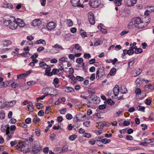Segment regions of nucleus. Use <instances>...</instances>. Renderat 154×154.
I'll return each mask as SVG.
<instances>
[{"mask_svg":"<svg viewBox=\"0 0 154 154\" xmlns=\"http://www.w3.org/2000/svg\"><path fill=\"white\" fill-rule=\"evenodd\" d=\"M147 25L145 24L141 20L139 17H136L132 19L129 23L128 27L129 29H131L134 28V26L138 29H142L145 27Z\"/></svg>","mask_w":154,"mask_h":154,"instance_id":"1","label":"nucleus"},{"mask_svg":"<svg viewBox=\"0 0 154 154\" xmlns=\"http://www.w3.org/2000/svg\"><path fill=\"white\" fill-rule=\"evenodd\" d=\"M42 149L40 143L38 141H36L32 146V152L34 154H36L38 152Z\"/></svg>","mask_w":154,"mask_h":154,"instance_id":"2","label":"nucleus"},{"mask_svg":"<svg viewBox=\"0 0 154 154\" xmlns=\"http://www.w3.org/2000/svg\"><path fill=\"white\" fill-rule=\"evenodd\" d=\"M100 3L99 0H91L89 2V4L92 8H97L100 5Z\"/></svg>","mask_w":154,"mask_h":154,"instance_id":"3","label":"nucleus"},{"mask_svg":"<svg viewBox=\"0 0 154 154\" xmlns=\"http://www.w3.org/2000/svg\"><path fill=\"white\" fill-rule=\"evenodd\" d=\"M56 26L57 24L55 23L50 22L46 25V27L48 30L51 31L54 29L56 27Z\"/></svg>","mask_w":154,"mask_h":154,"instance_id":"4","label":"nucleus"},{"mask_svg":"<svg viewBox=\"0 0 154 154\" xmlns=\"http://www.w3.org/2000/svg\"><path fill=\"white\" fill-rule=\"evenodd\" d=\"M88 20L92 25H94L95 23V21L94 18V15L92 12H90L88 14Z\"/></svg>","mask_w":154,"mask_h":154,"instance_id":"5","label":"nucleus"},{"mask_svg":"<svg viewBox=\"0 0 154 154\" xmlns=\"http://www.w3.org/2000/svg\"><path fill=\"white\" fill-rule=\"evenodd\" d=\"M70 2L73 6L84 7L83 5L80 3V0H70Z\"/></svg>","mask_w":154,"mask_h":154,"instance_id":"6","label":"nucleus"},{"mask_svg":"<svg viewBox=\"0 0 154 154\" xmlns=\"http://www.w3.org/2000/svg\"><path fill=\"white\" fill-rule=\"evenodd\" d=\"M125 5L128 6H132L136 4L137 0H124Z\"/></svg>","mask_w":154,"mask_h":154,"instance_id":"7","label":"nucleus"},{"mask_svg":"<svg viewBox=\"0 0 154 154\" xmlns=\"http://www.w3.org/2000/svg\"><path fill=\"white\" fill-rule=\"evenodd\" d=\"M17 21V19L15 20L14 18L13 22L11 21V23H10L9 26V27L11 29L14 30L17 28L18 26V24Z\"/></svg>","mask_w":154,"mask_h":154,"instance_id":"8","label":"nucleus"},{"mask_svg":"<svg viewBox=\"0 0 154 154\" xmlns=\"http://www.w3.org/2000/svg\"><path fill=\"white\" fill-rule=\"evenodd\" d=\"M113 91L114 95L115 96H117L119 92V86L118 85H116L113 88Z\"/></svg>","mask_w":154,"mask_h":154,"instance_id":"9","label":"nucleus"},{"mask_svg":"<svg viewBox=\"0 0 154 154\" xmlns=\"http://www.w3.org/2000/svg\"><path fill=\"white\" fill-rule=\"evenodd\" d=\"M41 24V21L40 20L35 19L33 20L32 25L34 26H39Z\"/></svg>","mask_w":154,"mask_h":154,"instance_id":"10","label":"nucleus"},{"mask_svg":"<svg viewBox=\"0 0 154 154\" xmlns=\"http://www.w3.org/2000/svg\"><path fill=\"white\" fill-rule=\"evenodd\" d=\"M91 100V101L93 103H97L99 102L100 98L97 96L93 95Z\"/></svg>","mask_w":154,"mask_h":154,"instance_id":"11","label":"nucleus"},{"mask_svg":"<svg viewBox=\"0 0 154 154\" xmlns=\"http://www.w3.org/2000/svg\"><path fill=\"white\" fill-rule=\"evenodd\" d=\"M17 20L18 26H19L20 27H23L24 26L25 24L22 20L19 18H17Z\"/></svg>","mask_w":154,"mask_h":154,"instance_id":"12","label":"nucleus"},{"mask_svg":"<svg viewBox=\"0 0 154 154\" xmlns=\"http://www.w3.org/2000/svg\"><path fill=\"white\" fill-rule=\"evenodd\" d=\"M142 70L139 68H137L135 69L134 72H135L136 75H134L133 73V72H132L131 73V75L132 76L136 77V76L139 75L142 72Z\"/></svg>","mask_w":154,"mask_h":154,"instance_id":"13","label":"nucleus"},{"mask_svg":"<svg viewBox=\"0 0 154 154\" xmlns=\"http://www.w3.org/2000/svg\"><path fill=\"white\" fill-rule=\"evenodd\" d=\"M51 70V67L49 66L48 67L47 69L45 70V75L49 76H51L53 75V73L51 72H50Z\"/></svg>","mask_w":154,"mask_h":154,"instance_id":"14","label":"nucleus"},{"mask_svg":"<svg viewBox=\"0 0 154 154\" xmlns=\"http://www.w3.org/2000/svg\"><path fill=\"white\" fill-rule=\"evenodd\" d=\"M28 111L30 112H32L33 111L34 107L32 102H29L27 106Z\"/></svg>","mask_w":154,"mask_h":154,"instance_id":"15","label":"nucleus"},{"mask_svg":"<svg viewBox=\"0 0 154 154\" xmlns=\"http://www.w3.org/2000/svg\"><path fill=\"white\" fill-rule=\"evenodd\" d=\"M3 45L5 46L8 47L9 45L11 44L12 42L8 40H5L3 41Z\"/></svg>","mask_w":154,"mask_h":154,"instance_id":"16","label":"nucleus"},{"mask_svg":"<svg viewBox=\"0 0 154 154\" xmlns=\"http://www.w3.org/2000/svg\"><path fill=\"white\" fill-rule=\"evenodd\" d=\"M9 127L8 125H2L1 127V130L3 132H7L9 128Z\"/></svg>","mask_w":154,"mask_h":154,"instance_id":"17","label":"nucleus"},{"mask_svg":"<svg viewBox=\"0 0 154 154\" xmlns=\"http://www.w3.org/2000/svg\"><path fill=\"white\" fill-rule=\"evenodd\" d=\"M64 91L67 93H69L74 91V90L73 88L69 87H67L64 88Z\"/></svg>","mask_w":154,"mask_h":154,"instance_id":"18","label":"nucleus"},{"mask_svg":"<svg viewBox=\"0 0 154 154\" xmlns=\"http://www.w3.org/2000/svg\"><path fill=\"white\" fill-rule=\"evenodd\" d=\"M25 144L26 143L25 142H21L18 143V144L17 145V146L18 148L21 149H22L23 147L25 146Z\"/></svg>","mask_w":154,"mask_h":154,"instance_id":"19","label":"nucleus"},{"mask_svg":"<svg viewBox=\"0 0 154 154\" xmlns=\"http://www.w3.org/2000/svg\"><path fill=\"white\" fill-rule=\"evenodd\" d=\"M104 103H107L110 106H112L114 104V102L111 99H108L106 101L104 102Z\"/></svg>","mask_w":154,"mask_h":154,"instance_id":"20","label":"nucleus"},{"mask_svg":"<svg viewBox=\"0 0 154 154\" xmlns=\"http://www.w3.org/2000/svg\"><path fill=\"white\" fill-rule=\"evenodd\" d=\"M111 141V140L110 139L105 138L104 139H101L100 140V142L104 144H107L109 143Z\"/></svg>","mask_w":154,"mask_h":154,"instance_id":"21","label":"nucleus"},{"mask_svg":"<svg viewBox=\"0 0 154 154\" xmlns=\"http://www.w3.org/2000/svg\"><path fill=\"white\" fill-rule=\"evenodd\" d=\"M88 91L89 94H93L96 93L94 90L92 88H88Z\"/></svg>","mask_w":154,"mask_h":154,"instance_id":"22","label":"nucleus"},{"mask_svg":"<svg viewBox=\"0 0 154 154\" xmlns=\"http://www.w3.org/2000/svg\"><path fill=\"white\" fill-rule=\"evenodd\" d=\"M116 69L115 68H112L109 72L110 75L111 76L114 75L116 74Z\"/></svg>","mask_w":154,"mask_h":154,"instance_id":"23","label":"nucleus"},{"mask_svg":"<svg viewBox=\"0 0 154 154\" xmlns=\"http://www.w3.org/2000/svg\"><path fill=\"white\" fill-rule=\"evenodd\" d=\"M36 44H42L43 45H46V43L45 40L43 39H40L38 40L35 42Z\"/></svg>","mask_w":154,"mask_h":154,"instance_id":"24","label":"nucleus"},{"mask_svg":"<svg viewBox=\"0 0 154 154\" xmlns=\"http://www.w3.org/2000/svg\"><path fill=\"white\" fill-rule=\"evenodd\" d=\"M122 0H113V2L117 6H120L122 5Z\"/></svg>","mask_w":154,"mask_h":154,"instance_id":"25","label":"nucleus"},{"mask_svg":"<svg viewBox=\"0 0 154 154\" xmlns=\"http://www.w3.org/2000/svg\"><path fill=\"white\" fill-rule=\"evenodd\" d=\"M53 83L55 85V87L57 88L59 86L58 79L57 78H56L54 79Z\"/></svg>","mask_w":154,"mask_h":154,"instance_id":"26","label":"nucleus"},{"mask_svg":"<svg viewBox=\"0 0 154 154\" xmlns=\"http://www.w3.org/2000/svg\"><path fill=\"white\" fill-rule=\"evenodd\" d=\"M127 91L126 88L124 86H123L121 87V92L122 94H125L127 92Z\"/></svg>","mask_w":154,"mask_h":154,"instance_id":"27","label":"nucleus"},{"mask_svg":"<svg viewBox=\"0 0 154 154\" xmlns=\"http://www.w3.org/2000/svg\"><path fill=\"white\" fill-rule=\"evenodd\" d=\"M53 91H55L56 92V93L54 94H46V95H47L48 96H51L52 97H54L56 96V95H57L58 94V92H57V90L55 89H53Z\"/></svg>","mask_w":154,"mask_h":154,"instance_id":"28","label":"nucleus"},{"mask_svg":"<svg viewBox=\"0 0 154 154\" xmlns=\"http://www.w3.org/2000/svg\"><path fill=\"white\" fill-rule=\"evenodd\" d=\"M16 101L15 100L10 101L8 102V106H13L16 103Z\"/></svg>","mask_w":154,"mask_h":154,"instance_id":"29","label":"nucleus"},{"mask_svg":"<svg viewBox=\"0 0 154 154\" xmlns=\"http://www.w3.org/2000/svg\"><path fill=\"white\" fill-rule=\"evenodd\" d=\"M145 107L142 106H139L137 107V109L138 110L141 111L143 112H145Z\"/></svg>","mask_w":154,"mask_h":154,"instance_id":"30","label":"nucleus"},{"mask_svg":"<svg viewBox=\"0 0 154 154\" xmlns=\"http://www.w3.org/2000/svg\"><path fill=\"white\" fill-rule=\"evenodd\" d=\"M77 137V135L75 134H72L69 137V139L73 141L75 140Z\"/></svg>","mask_w":154,"mask_h":154,"instance_id":"31","label":"nucleus"},{"mask_svg":"<svg viewBox=\"0 0 154 154\" xmlns=\"http://www.w3.org/2000/svg\"><path fill=\"white\" fill-rule=\"evenodd\" d=\"M6 134L7 135L8 137L6 139L7 140H9L12 137L13 134H11L10 133L8 132H6Z\"/></svg>","mask_w":154,"mask_h":154,"instance_id":"32","label":"nucleus"},{"mask_svg":"<svg viewBox=\"0 0 154 154\" xmlns=\"http://www.w3.org/2000/svg\"><path fill=\"white\" fill-rule=\"evenodd\" d=\"M68 150V147L66 146H64L62 148L61 150L60 149V151L59 152H64L67 151Z\"/></svg>","mask_w":154,"mask_h":154,"instance_id":"33","label":"nucleus"},{"mask_svg":"<svg viewBox=\"0 0 154 154\" xmlns=\"http://www.w3.org/2000/svg\"><path fill=\"white\" fill-rule=\"evenodd\" d=\"M154 114L152 113H151L148 118L149 120L150 121H154Z\"/></svg>","mask_w":154,"mask_h":154,"instance_id":"34","label":"nucleus"},{"mask_svg":"<svg viewBox=\"0 0 154 154\" xmlns=\"http://www.w3.org/2000/svg\"><path fill=\"white\" fill-rule=\"evenodd\" d=\"M5 115L4 111L1 110L0 111V119H3L5 118Z\"/></svg>","mask_w":154,"mask_h":154,"instance_id":"35","label":"nucleus"},{"mask_svg":"<svg viewBox=\"0 0 154 154\" xmlns=\"http://www.w3.org/2000/svg\"><path fill=\"white\" fill-rule=\"evenodd\" d=\"M127 54H128L129 55L131 56L134 54V51H132V50H130L129 49L128 50H126Z\"/></svg>","mask_w":154,"mask_h":154,"instance_id":"36","label":"nucleus"},{"mask_svg":"<svg viewBox=\"0 0 154 154\" xmlns=\"http://www.w3.org/2000/svg\"><path fill=\"white\" fill-rule=\"evenodd\" d=\"M148 140L149 145L152 146L154 145V139H148Z\"/></svg>","mask_w":154,"mask_h":154,"instance_id":"37","label":"nucleus"},{"mask_svg":"<svg viewBox=\"0 0 154 154\" xmlns=\"http://www.w3.org/2000/svg\"><path fill=\"white\" fill-rule=\"evenodd\" d=\"M53 48H59L61 50H63L64 48L62 47V46L59 45L58 44H56L53 46Z\"/></svg>","mask_w":154,"mask_h":154,"instance_id":"38","label":"nucleus"},{"mask_svg":"<svg viewBox=\"0 0 154 154\" xmlns=\"http://www.w3.org/2000/svg\"><path fill=\"white\" fill-rule=\"evenodd\" d=\"M63 63H61L59 65L58 67L59 69L61 71H64V68L63 67Z\"/></svg>","mask_w":154,"mask_h":154,"instance_id":"39","label":"nucleus"},{"mask_svg":"<svg viewBox=\"0 0 154 154\" xmlns=\"http://www.w3.org/2000/svg\"><path fill=\"white\" fill-rule=\"evenodd\" d=\"M83 60L82 58H80L76 59V62L77 63L79 64H81L83 62Z\"/></svg>","mask_w":154,"mask_h":154,"instance_id":"40","label":"nucleus"},{"mask_svg":"<svg viewBox=\"0 0 154 154\" xmlns=\"http://www.w3.org/2000/svg\"><path fill=\"white\" fill-rule=\"evenodd\" d=\"M11 21L10 20H5L4 21V25L6 26H10V23H11Z\"/></svg>","mask_w":154,"mask_h":154,"instance_id":"41","label":"nucleus"},{"mask_svg":"<svg viewBox=\"0 0 154 154\" xmlns=\"http://www.w3.org/2000/svg\"><path fill=\"white\" fill-rule=\"evenodd\" d=\"M26 76L25 73H22L18 75H17V78H20L21 79H23L24 77Z\"/></svg>","mask_w":154,"mask_h":154,"instance_id":"42","label":"nucleus"},{"mask_svg":"<svg viewBox=\"0 0 154 154\" xmlns=\"http://www.w3.org/2000/svg\"><path fill=\"white\" fill-rule=\"evenodd\" d=\"M66 119L70 120L72 118V116L70 114L68 113L66 115Z\"/></svg>","mask_w":154,"mask_h":154,"instance_id":"43","label":"nucleus"},{"mask_svg":"<svg viewBox=\"0 0 154 154\" xmlns=\"http://www.w3.org/2000/svg\"><path fill=\"white\" fill-rule=\"evenodd\" d=\"M36 83V82L35 81H32L27 82V84L28 85L32 86Z\"/></svg>","mask_w":154,"mask_h":154,"instance_id":"44","label":"nucleus"},{"mask_svg":"<svg viewBox=\"0 0 154 154\" xmlns=\"http://www.w3.org/2000/svg\"><path fill=\"white\" fill-rule=\"evenodd\" d=\"M102 43V42L100 40H98L96 41L94 44L95 46H97L98 45H100Z\"/></svg>","mask_w":154,"mask_h":154,"instance_id":"45","label":"nucleus"},{"mask_svg":"<svg viewBox=\"0 0 154 154\" xmlns=\"http://www.w3.org/2000/svg\"><path fill=\"white\" fill-rule=\"evenodd\" d=\"M36 106H37V108L38 109H40L41 108H42L43 106V105L41 103H37L36 104Z\"/></svg>","mask_w":154,"mask_h":154,"instance_id":"46","label":"nucleus"},{"mask_svg":"<svg viewBox=\"0 0 154 154\" xmlns=\"http://www.w3.org/2000/svg\"><path fill=\"white\" fill-rule=\"evenodd\" d=\"M84 57L85 58L88 59L91 58V56L89 53H85L84 54Z\"/></svg>","mask_w":154,"mask_h":154,"instance_id":"47","label":"nucleus"},{"mask_svg":"<svg viewBox=\"0 0 154 154\" xmlns=\"http://www.w3.org/2000/svg\"><path fill=\"white\" fill-rule=\"evenodd\" d=\"M143 51V50L141 48H138L136 49V51H135L134 52L136 54H138L141 53Z\"/></svg>","mask_w":154,"mask_h":154,"instance_id":"48","label":"nucleus"},{"mask_svg":"<svg viewBox=\"0 0 154 154\" xmlns=\"http://www.w3.org/2000/svg\"><path fill=\"white\" fill-rule=\"evenodd\" d=\"M67 58L66 57H63L60 59V60L63 62H66L67 61Z\"/></svg>","mask_w":154,"mask_h":154,"instance_id":"49","label":"nucleus"},{"mask_svg":"<svg viewBox=\"0 0 154 154\" xmlns=\"http://www.w3.org/2000/svg\"><path fill=\"white\" fill-rule=\"evenodd\" d=\"M75 48L77 50L81 51L82 47L79 44H76Z\"/></svg>","mask_w":154,"mask_h":154,"instance_id":"50","label":"nucleus"},{"mask_svg":"<svg viewBox=\"0 0 154 154\" xmlns=\"http://www.w3.org/2000/svg\"><path fill=\"white\" fill-rule=\"evenodd\" d=\"M100 73V72L99 71V70H97V71L96 74V79H97V80H98V79L102 77L100 76V75H99Z\"/></svg>","mask_w":154,"mask_h":154,"instance_id":"51","label":"nucleus"},{"mask_svg":"<svg viewBox=\"0 0 154 154\" xmlns=\"http://www.w3.org/2000/svg\"><path fill=\"white\" fill-rule=\"evenodd\" d=\"M141 81L140 78H138L136 81L135 83L137 85H140L141 83Z\"/></svg>","mask_w":154,"mask_h":154,"instance_id":"52","label":"nucleus"},{"mask_svg":"<svg viewBox=\"0 0 154 154\" xmlns=\"http://www.w3.org/2000/svg\"><path fill=\"white\" fill-rule=\"evenodd\" d=\"M135 92L137 95H140L141 94V91L140 88H137L136 89L135 91Z\"/></svg>","mask_w":154,"mask_h":154,"instance_id":"53","label":"nucleus"},{"mask_svg":"<svg viewBox=\"0 0 154 154\" xmlns=\"http://www.w3.org/2000/svg\"><path fill=\"white\" fill-rule=\"evenodd\" d=\"M83 136L85 137L89 138L91 137V135L89 133H85L83 134Z\"/></svg>","mask_w":154,"mask_h":154,"instance_id":"54","label":"nucleus"},{"mask_svg":"<svg viewBox=\"0 0 154 154\" xmlns=\"http://www.w3.org/2000/svg\"><path fill=\"white\" fill-rule=\"evenodd\" d=\"M23 56L25 57H29L31 54L29 52H25L21 54Z\"/></svg>","mask_w":154,"mask_h":154,"instance_id":"55","label":"nucleus"},{"mask_svg":"<svg viewBox=\"0 0 154 154\" xmlns=\"http://www.w3.org/2000/svg\"><path fill=\"white\" fill-rule=\"evenodd\" d=\"M106 107V105L105 104L100 105L99 106V108L100 109L103 110L105 109Z\"/></svg>","mask_w":154,"mask_h":154,"instance_id":"56","label":"nucleus"},{"mask_svg":"<svg viewBox=\"0 0 154 154\" xmlns=\"http://www.w3.org/2000/svg\"><path fill=\"white\" fill-rule=\"evenodd\" d=\"M76 80H77L79 81H82L84 80V78L83 77L79 76H77L75 78Z\"/></svg>","mask_w":154,"mask_h":154,"instance_id":"57","label":"nucleus"},{"mask_svg":"<svg viewBox=\"0 0 154 154\" xmlns=\"http://www.w3.org/2000/svg\"><path fill=\"white\" fill-rule=\"evenodd\" d=\"M60 113L61 114H64L66 112V109L64 108L62 109H60L59 110Z\"/></svg>","mask_w":154,"mask_h":154,"instance_id":"58","label":"nucleus"},{"mask_svg":"<svg viewBox=\"0 0 154 154\" xmlns=\"http://www.w3.org/2000/svg\"><path fill=\"white\" fill-rule=\"evenodd\" d=\"M40 120V119L38 117H35L33 118L32 122L34 123H36L39 122Z\"/></svg>","mask_w":154,"mask_h":154,"instance_id":"59","label":"nucleus"},{"mask_svg":"<svg viewBox=\"0 0 154 154\" xmlns=\"http://www.w3.org/2000/svg\"><path fill=\"white\" fill-rule=\"evenodd\" d=\"M9 84V81L5 82H3L2 85L3 87H5L8 86Z\"/></svg>","mask_w":154,"mask_h":154,"instance_id":"60","label":"nucleus"},{"mask_svg":"<svg viewBox=\"0 0 154 154\" xmlns=\"http://www.w3.org/2000/svg\"><path fill=\"white\" fill-rule=\"evenodd\" d=\"M90 122L89 121H87L83 123V125L84 126L88 127L90 125Z\"/></svg>","mask_w":154,"mask_h":154,"instance_id":"61","label":"nucleus"},{"mask_svg":"<svg viewBox=\"0 0 154 154\" xmlns=\"http://www.w3.org/2000/svg\"><path fill=\"white\" fill-rule=\"evenodd\" d=\"M130 123L128 121H127L126 120L123 123V125L124 126H127L129 125H130Z\"/></svg>","mask_w":154,"mask_h":154,"instance_id":"62","label":"nucleus"},{"mask_svg":"<svg viewBox=\"0 0 154 154\" xmlns=\"http://www.w3.org/2000/svg\"><path fill=\"white\" fill-rule=\"evenodd\" d=\"M25 122L26 124H30L31 122V119L30 118H28L26 119Z\"/></svg>","mask_w":154,"mask_h":154,"instance_id":"63","label":"nucleus"},{"mask_svg":"<svg viewBox=\"0 0 154 154\" xmlns=\"http://www.w3.org/2000/svg\"><path fill=\"white\" fill-rule=\"evenodd\" d=\"M148 10L149 12H151L152 11H154V7L153 6H150L148 7Z\"/></svg>","mask_w":154,"mask_h":154,"instance_id":"64","label":"nucleus"}]
</instances>
